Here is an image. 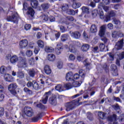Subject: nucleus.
I'll return each instance as SVG.
<instances>
[{
  "label": "nucleus",
  "mask_w": 124,
  "mask_h": 124,
  "mask_svg": "<svg viewBox=\"0 0 124 124\" xmlns=\"http://www.w3.org/2000/svg\"><path fill=\"white\" fill-rule=\"evenodd\" d=\"M28 74L31 77L33 78V77H34V76L35 75V71H34V69H31L29 70Z\"/></svg>",
  "instance_id": "obj_38"
},
{
  "label": "nucleus",
  "mask_w": 124,
  "mask_h": 124,
  "mask_svg": "<svg viewBox=\"0 0 124 124\" xmlns=\"http://www.w3.org/2000/svg\"><path fill=\"white\" fill-rule=\"evenodd\" d=\"M55 90L56 91H58V92H62L63 91V89L62 88V85L61 84H59L55 87Z\"/></svg>",
  "instance_id": "obj_43"
},
{
  "label": "nucleus",
  "mask_w": 124,
  "mask_h": 124,
  "mask_svg": "<svg viewBox=\"0 0 124 124\" xmlns=\"http://www.w3.org/2000/svg\"><path fill=\"white\" fill-rule=\"evenodd\" d=\"M69 33H70L72 37H73V38H75L76 39H79V38L81 37V33L79 31H76L72 32L71 31H70Z\"/></svg>",
  "instance_id": "obj_17"
},
{
  "label": "nucleus",
  "mask_w": 124,
  "mask_h": 124,
  "mask_svg": "<svg viewBox=\"0 0 124 124\" xmlns=\"http://www.w3.org/2000/svg\"><path fill=\"white\" fill-rule=\"evenodd\" d=\"M57 67L61 69V68H62V62H58L57 63Z\"/></svg>",
  "instance_id": "obj_64"
},
{
  "label": "nucleus",
  "mask_w": 124,
  "mask_h": 124,
  "mask_svg": "<svg viewBox=\"0 0 124 124\" xmlns=\"http://www.w3.org/2000/svg\"><path fill=\"white\" fill-rule=\"evenodd\" d=\"M56 59V56L53 54H50L47 55V60L49 62H54Z\"/></svg>",
  "instance_id": "obj_30"
},
{
  "label": "nucleus",
  "mask_w": 124,
  "mask_h": 124,
  "mask_svg": "<svg viewBox=\"0 0 124 124\" xmlns=\"http://www.w3.org/2000/svg\"><path fill=\"white\" fill-rule=\"evenodd\" d=\"M37 44L39 48L43 49L44 48V42L41 40H39L37 42Z\"/></svg>",
  "instance_id": "obj_33"
},
{
  "label": "nucleus",
  "mask_w": 124,
  "mask_h": 124,
  "mask_svg": "<svg viewBox=\"0 0 124 124\" xmlns=\"http://www.w3.org/2000/svg\"><path fill=\"white\" fill-rule=\"evenodd\" d=\"M19 67H27L28 63H27V59L26 58H21V59L18 62Z\"/></svg>",
  "instance_id": "obj_12"
},
{
  "label": "nucleus",
  "mask_w": 124,
  "mask_h": 124,
  "mask_svg": "<svg viewBox=\"0 0 124 124\" xmlns=\"http://www.w3.org/2000/svg\"><path fill=\"white\" fill-rule=\"evenodd\" d=\"M101 7H102L104 10H105V11H106V12H107V11L109 10V7L107 6H103L102 5H99L98 8H101Z\"/></svg>",
  "instance_id": "obj_51"
},
{
  "label": "nucleus",
  "mask_w": 124,
  "mask_h": 124,
  "mask_svg": "<svg viewBox=\"0 0 124 124\" xmlns=\"http://www.w3.org/2000/svg\"><path fill=\"white\" fill-rule=\"evenodd\" d=\"M113 22L115 25H121V21L117 18H113Z\"/></svg>",
  "instance_id": "obj_48"
},
{
  "label": "nucleus",
  "mask_w": 124,
  "mask_h": 124,
  "mask_svg": "<svg viewBox=\"0 0 124 124\" xmlns=\"http://www.w3.org/2000/svg\"><path fill=\"white\" fill-rule=\"evenodd\" d=\"M106 31V26L103 25L100 27V30L99 31L98 35L100 37H103L105 35V32Z\"/></svg>",
  "instance_id": "obj_14"
},
{
  "label": "nucleus",
  "mask_w": 124,
  "mask_h": 124,
  "mask_svg": "<svg viewBox=\"0 0 124 124\" xmlns=\"http://www.w3.org/2000/svg\"><path fill=\"white\" fill-rule=\"evenodd\" d=\"M24 112L27 117L33 116V110L31 107H25L24 108Z\"/></svg>",
  "instance_id": "obj_7"
},
{
  "label": "nucleus",
  "mask_w": 124,
  "mask_h": 124,
  "mask_svg": "<svg viewBox=\"0 0 124 124\" xmlns=\"http://www.w3.org/2000/svg\"><path fill=\"white\" fill-rule=\"evenodd\" d=\"M103 68L106 72H109V67L106 63L104 64Z\"/></svg>",
  "instance_id": "obj_56"
},
{
  "label": "nucleus",
  "mask_w": 124,
  "mask_h": 124,
  "mask_svg": "<svg viewBox=\"0 0 124 124\" xmlns=\"http://www.w3.org/2000/svg\"><path fill=\"white\" fill-rule=\"evenodd\" d=\"M81 6V3L79 2L74 1L72 4V7L74 9H77V8H79Z\"/></svg>",
  "instance_id": "obj_32"
},
{
  "label": "nucleus",
  "mask_w": 124,
  "mask_h": 124,
  "mask_svg": "<svg viewBox=\"0 0 124 124\" xmlns=\"http://www.w3.org/2000/svg\"><path fill=\"white\" fill-rule=\"evenodd\" d=\"M90 31L92 33L97 32V27L95 24H93L90 27Z\"/></svg>",
  "instance_id": "obj_22"
},
{
  "label": "nucleus",
  "mask_w": 124,
  "mask_h": 124,
  "mask_svg": "<svg viewBox=\"0 0 124 124\" xmlns=\"http://www.w3.org/2000/svg\"><path fill=\"white\" fill-rule=\"evenodd\" d=\"M23 10H27V9H28V11L27 12V14L28 15H30L31 17H33L34 15V10H33V9H32V8L31 7L28 8V5L26 2H24L23 4Z\"/></svg>",
  "instance_id": "obj_3"
},
{
  "label": "nucleus",
  "mask_w": 124,
  "mask_h": 124,
  "mask_svg": "<svg viewBox=\"0 0 124 124\" xmlns=\"http://www.w3.org/2000/svg\"><path fill=\"white\" fill-rule=\"evenodd\" d=\"M28 44H29V42L27 39L22 40L19 42V46L20 48H25V47H27Z\"/></svg>",
  "instance_id": "obj_18"
},
{
  "label": "nucleus",
  "mask_w": 124,
  "mask_h": 124,
  "mask_svg": "<svg viewBox=\"0 0 124 124\" xmlns=\"http://www.w3.org/2000/svg\"><path fill=\"white\" fill-rule=\"evenodd\" d=\"M66 80L67 81H72L73 80V73L69 72L66 75Z\"/></svg>",
  "instance_id": "obj_20"
},
{
  "label": "nucleus",
  "mask_w": 124,
  "mask_h": 124,
  "mask_svg": "<svg viewBox=\"0 0 124 124\" xmlns=\"http://www.w3.org/2000/svg\"><path fill=\"white\" fill-rule=\"evenodd\" d=\"M31 4L33 8H37L39 4L38 1L37 0H32Z\"/></svg>",
  "instance_id": "obj_24"
},
{
  "label": "nucleus",
  "mask_w": 124,
  "mask_h": 124,
  "mask_svg": "<svg viewBox=\"0 0 124 124\" xmlns=\"http://www.w3.org/2000/svg\"><path fill=\"white\" fill-rule=\"evenodd\" d=\"M92 15H93V16H97V15H99L100 19H104L105 17L104 13L102 10H100L98 13L97 10H94L93 11Z\"/></svg>",
  "instance_id": "obj_9"
},
{
  "label": "nucleus",
  "mask_w": 124,
  "mask_h": 124,
  "mask_svg": "<svg viewBox=\"0 0 124 124\" xmlns=\"http://www.w3.org/2000/svg\"><path fill=\"white\" fill-rule=\"evenodd\" d=\"M7 71V68L5 66L3 65L0 67V73L1 74H4L5 75Z\"/></svg>",
  "instance_id": "obj_29"
},
{
  "label": "nucleus",
  "mask_w": 124,
  "mask_h": 124,
  "mask_svg": "<svg viewBox=\"0 0 124 124\" xmlns=\"http://www.w3.org/2000/svg\"><path fill=\"white\" fill-rule=\"evenodd\" d=\"M81 9L82 11V13L89 14L90 13V9H89L87 7L83 6L82 8H81Z\"/></svg>",
  "instance_id": "obj_34"
},
{
  "label": "nucleus",
  "mask_w": 124,
  "mask_h": 124,
  "mask_svg": "<svg viewBox=\"0 0 124 124\" xmlns=\"http://www.w3.org/2000/svg\"><path fill=\"white\" fill-rule=\"evenodd\" d=\"M48 102L51 105H53L54 106L57 105V96L54 95L49 97Z\"/></svg>",
  "instance_id": "obj_13"
},
{
  "label": "nucleus",
  "mask_w": 124,
  "mask_h": 124,
  "mask_svg": "<svg viewBox=\"0 0 124 124\" xmlns=\"http://www.w3.org/2000/svg\"><path fill=\"white\" fill-rule=\"evenodd\" d=\"M60 31L61 32H65L66 31V29L65 28V27L62 26V25H59V26Z\"/></svg>",
  "instance_id": "obj_47"
},
{
  "label": "nucleus",
  "mask_w": 124,
  "mask_h": 124,
  "mask_svg": "<svg viewBox=\"0 0 124 124\" xmlns=\"http://www.w3.org/2000/svg\"><path fill=\"white\" fill-rule=\"evenodd\" d=\"M4 79L7 82H13V77L9 74H6L4 76Z\"/></svg>",
  "instance_id": "obj_19"
},
{
  "label": "nucleus",
  "mask_w": 124,
  "mask_h": 124,
  "mask_svg": "<svg viewBox=\"0 0 124 124\" xmlns=\"http://www.w3.org/2000/svg\"><path fill=\"white\" fill-rule=\"evenodd\" d=\"M69 6L67 4H63L62 6V11H67L68 10Z\"/></svg>",
  "instance_id": "obj_45"
},
{
  "label": "nucleus",
  "mask_w": 124,
  "mask_h": 124,
  "mask_svg": "<svg viewBox=\"0 0 124 124\" xmlns=\"http://www.w3.org/2000/svg\"><path fill=\"white\" fill-rule=\"evenodd\" d=\"M66 19L68 20V21H70V22H72L74 21V17L73 16H69L66 17Z\"/></svg>",
  "instance_id": "obj_63"
},
{
  "label": "nucleus",
  "mask_w": 124,
  "mask_h": 124,
  "mask_svg": "<svg viewBox=\"0 0 124 124\" xmlns=\"http://www.w3.org/2000/svg\"><path fill=\"white\" fill-rule=\"evenodd\" d=\"M41 20L44 21V22H47L49 20V16L46 15H42L41 17Z\"/></svg>",
  "instance_id": "obj_40"
},
{
  "label": "nucleus",
  "mask_w": 124,
  "mask_h": 124,
  "mask_svg": "<svg viewBox=\"0 0 124 124\" xmlns=\"http://www.w3.org/2000/svg\"><path fill=\"white\" fill-rule=\"evenodd\" d=\"M81 99H82V97H79L78 100H74L70 102L66 103L65 105L66 111H69L73 110L76 106L79 105V102Z\"/></svg>",
  "instance_id": "obj_1"
},
{
  "label": "nucleus",
  "mask_w": 124,
  "mask_h": 124,
  "mask_svg": "<svg viewBox=\"0 0 124 124\" xmlns=\"http://www.w3.org/2000/svg\"><path fill=\"white\" fill-rule=\"evenodd\" d=\"M82 94H83V90L80 91L79 93L74 95L72 97L73 98H76V97H78V96H80V95H82Z\"/></svg>",
  "instance_id": "obj_59"
},
{
  "label": "nucleus",
  "mask_w": 124,
  "mask_h": 124,
  "mask_svg": "<svg viewBox=\"0 0 124 124\" xmlns=\"http://www.w3.org/2000/svg\"><path fill=\"white\" fill-rule=\"evenodd\" d=\"M40 119H41V113L38 114L36 117H34L32 118V121L34 123L38 122Z\"/></svg>",
  "instance_id": "obj_36"
},
{
  "label": "nucleus",
  "mask_w": 124,
  "mask_h": 124,
  "mask_svg": "<svg viewBox=\"0 0 124 124\" xmlns=\"http://www.w3.org/2000/svg\"><path fill=\"white\" fill-rule=\"evenodd\" d=\"M26 56L27 57H31L32 56V51L31 50H27L26 51Z\"/></svg>",
  "instance_id": "obj_60"
},
{
  "label": "nucleus",
  "mask_w": 124,
  "mask_h": 124,
  "mask_svg": "<svg viewBox=\"0 0 124 124\" xmlns=\"http://www.w3.org/2000/svg\"><path fill=\"white\" fill-rule=\"evenodd\" d=\"M68 37H69V35L68 34H63L61 35V41L62 42H64L68 39Z\"/></svg>",
  "instance_id": "obj_27"
},
{
  "label": "nucleus",
  "mask_w": 124,
  "mask_h": 124,
  "mask_svg": "<svg viewBox=\"0 0 124 124\" xmlns=\"http://www.w3.org/2000/svg\"><path fill=\"white\" fill-rule=\"evenodd\" d=\"M64 87L65 89H66V90H70V89L72 88V85H71L70 83H66L64 85Z\"/></svg>",
  "instance_id": "obj_49"
},
{
  "label": "nucleus",
  "mask_w": 124,
  "mask_h": 124,
  "mask_svg": "<svg viewBox=\"0 0 124 124\" xmlns=\"http://www.w3.org/2000/svg\"><path fill=\"white\" fill-rule=\"evenodd\" d=\"M51 7V4L49 3H43L41 5V8L43 12H47Z\"/></svg>",
  "instance_id": "obj_11"
},
{
  "label": "nucleus",
  "mask_w": 124,
  "mask_h": 124,
  "mask_svg": "<svg viewBox=\"0 0 124 124\" xmlns=\"http://www.w3.org/2000/svg\"><path fill=\"white\" fill-rule=\"evenodd\" d=\"M111 107L116 111H117V113H120V110H121V108H120V106L118 104H116L111 106Z\"/></svg>",
  "instance_id": "obj_35"
},
{
  "label": "nucleus",
  "mask_w": 124,
  "mask_h": 124,
  "mask_svg": "<svg viewBox=\"0 0 124 124\" xmlns=\"http://www.w3.org/2000/svg\"><path fill=\"white\" fill-rule=\"evenodd\" d=\"M52 94V92L51 91H48L45 93L42 99V102L43 104H46L47 101H48V98Z\"/></svg>",
  "instance_id": "obj_8"
},
{
  "label": "nucleus",
  "mask_w": 124,
  "mask_h": 124,
  "mask_svg": "<svg viewBox=\"0 0 124 124\" xmlns=\"http://www.w3.org/2000/svg\"><path fill=\"white\" fill-rule=\"evenodd\" d=\"M16 76L19 79H23L25 77V73L22 71H18L16 73Z\"/></svg>",
  "instance_id": "obj_28"
},
{
  "label": "nucleus",
  "mask_w": 124,
  "mask_h": 124,
  "mask_svg": "<svg viewBox=\"0 0 124 124\" xmlns=\"http://www.w3.org/2000/svg\"><path fill=\"white\" fill-rule=\"evenodd\" d=\"M23 91L24 93H26L29 94V95H32V94H33V92H32V90L29 89L27 87H25L23 89Z\"/></svg>",
  "instance_id": "obj_25"
},
{
  "label": "nucleus",
  "mask_w": 124,
  "mask_h": 124,
  "mask_svg": "<svg viewBox=\"0 0 124 124\" xmlns=\"http://www.w3.org/2000/svg\"><path fill=\"white\" fill-rule=\"evenodd\" d=\"M54 48L51 46H46L45 47V51L46 53H52V52H54Z\"/></svg>",
  "instance_id": "obj_31"
},
{
  "label": "nucleus",
  "mask_w": 124,
  "mask_h": 124,
  "mask_svg": "<svg viewBox=\"0 0 124 124\" xmlns=\"http://www.w3.org/2000/svg\"><path fill=\"white\" fill-rule=\"evenodd\" d=\"M19 19V15L16 13L12 16L7 17V20L8 21L13 22L14 23H17Z\"/></svg>",
  "instance_id": "obj_5"
},
{
  "label": "nucleus",
  "mask_w": 124,
  "mask_h": 124,
  "mask_svg": "<svg viewBox=\"0 0 124 124\" xmlns=\"http://www.w3.org/2000/svg\"><path fill=\"white\" fill-rule=\"evenodd\" d=\"M36 107L40 109H44L45 108V106L42 105V104L40 103L36 105Z\"/></svg>",
  "instance_id": "obj_61"
},
{
  "label": "nucleus",
  "mask_w": 124,
  "mask_h": 124,
  "mask_svg": "<svg viewBox=\"0 0 124 124\" xmlns=\"http://www.w3.org/2000/svg\"><path fill=\"white\" fill-rule=\"evenodd\" d=\"M101 81L102 83H105V84H108L109 81V79H108V78H106L105 77H103L101 78Z\"/></svg>",
  "instance_id": "obj_46"
},
{
  "label": "nucleus",
  "mask_w": 124,
  "mask_h": 124,
  "mask_svg": "<svg viewBox=\"0 0 124 124\" xmlns=\"http://www.w3.org/2000/svg\"><path fill=\"white\" fill-rule=\"evenodd\" d=\"M62 50V47H58V48L56 49V53L57 54V55H60Z\"/></svg>",
  "instance_id": "obj_55"
},
{
  "label": "nucleus",
  "mask_w": 124,
  "mask_h": 124,
  "mask_svg": "<svg viewBox=\"0 0 124 124\" xmlns=\"http://www.w3.org/2000/svg\"><path fill=\"white\" fill-rule=\"evenodd\" d=\"M28 88H31L32 87L34 90H38L39 89V85L36 81L32 80V81H28L27 84Z\"/></svg>",
  "instance_id": "obj_6"
},
{
  "label": "nucleus",
  "mask_w": 124,
  "mask_h": 124,
  "mask_svg": "<svg viewBox=\"0 0 124 124\" xmlns=\"http://www.w3.org/2000/svg\"><path fill=\"white\" fill-rule=\"evenodd\" d=\"M85 78V74L83 73L82 76H81V80L79 81H74L72 84V86L74 87V88H77V87H80L82 83H83V81H84V79Z\"/></svg>",
  "instance_id": "obj_10"
},
{
  "label": "nucleus",
  "mask_w": 124,
  "mask_h": 124,
  "mask_svg": "<svg viewBox=\"0 0 124 124\" xmlns=\"http://www.w3.org/2000/svg\"><path fill=\"white\" fill-rule=\"evenodd\" d=\"M99 48L101 52L104 51V49H105V45H104L103 43L100 44L99 45Z\"/></svg>",
  "instance_id": "obj_54"
},
{
  "label": "nucleus",
  "mask_w": 124,
  "mask_h": 124,
  "mask_svg": "<svg viewBox=\"0 0 124 124\" xmlns=\"http://www.w3.org/2000/svg\"><path fill=\"white\" fill-rule=\"evenodd\" d=\"M119 122L122 123V122H124V113L120 115L118 118Z\"/></svg>",
  "instance_id": "obj_52"
},
{
  "label": "nucleus",
  "mask_w": 124,
  "mask_h": 124,
  "mask_svg": "<svg viewBox=\"0 0 124 124\" xmlns=\"http://www.w3.org/2000/svg\"><path fill=\"white\" fill-rule=\"evenodd\" d=\"M112 37L113 38H117V37H118V32L117 31H114L112 33Z\"/></svg>",
  "instance_id": "obj_53"
},
{
  "label": "nucleus",
  "mask_w": 124,
  "mask_h": 124,
  "mask_svg": "<svg viewBox=\"0 0 124 124\" xmlns=\"http://www.w3.org/2000/svg\"><path fill=\"white\" fill-rule=\"evenodd\" d=\"M102 4L104 5H107V4H109L110 3V0H102Z\"/></svg>",
  "instance_id": "obj_62"
},
{
  "label": "nucleus",
  "mask_w": 124,
  "mask_h": 124,
  "mask_svg": "<svg viewBox=\"0 0 124 124\" xmlns=\"http://www.w3.org/2000/svg\"><path fill=\"white\" fill-rule=\"evenodd\" d=\"M31 28V24H26L24 26V29L26 31H29Z\"/></svg>",
  "instance_id": "obj_57"
},
{
  "label": "nucleus",
  "mask_w": 124,
  "mask_h": 124,
  "mask_svg": "<svg viewBox=\"0 0 124 124\" xmlns=\"http://www.w3.org/2000/svg\"><path fill=\"white\" fill-rule=\"evenodd\" d=\"M117 120V115L113 114L112 115L109 116L108 117V122H113Z\"/></svg>",
  "instance_id": "obj_26"
},
{
  "label": "nucleus",
  "mask_w": 124,
  "mask_h": 124,
  "mask_svg": "<svg viewBox=\"0 0 124 124\" xmlns=\"http://www.w3.org/2000/svg\"><path fill=\"white\" fill-rule=\"evenodd\" d=\"M95 93V88L94 87H89L87 90H85L83 94V98H88L89 95L93 96V94Z\"/></svg>",
  "instance_id": "obj_2"
},
{
  "label": "nucleus",
  "mask_w": 124,
  "mask_h": 124,
  "mask_svg": "<svg viewBox=\"0 0 124 124\" xmlns=\"http://www.w3.org/2000/svg\"><path fill=\"white\" fill-rule=\"evenodd\" d=\"M69 50L71 53H75L76 52V48H75L74 46H69Z\"/></svg>",
  "instance_id": "obj_58"
},
{
  "label": "nucleus",
  "mask_w": 124,
  "mask_h": 124,
  "mask_svg": "<svg viewBox=\"0 0 124 124\" xmlns=\"http://www.w3.org/2000/svg\"><path fill=\"white\" fill-rule=\"evenodd\" d=\"M17 61H18V58L16 55H13L10 58V61L11 63H16Z\"/></svg>",
  "instance_id": "obj_21"
},
{
  "label": "nucleus",
  "mask_w": 124,
  "mask_h": 124,
  "mask_svg": "<svg viewBox=\"0 0 124 124\" xmlns=\"http://www.w3.org/2000/svg\"><path fill=\"white\" fill-rule=\"evenodd\" d=\"M87 118L90 121H93V114L91 112H87Z\"/></svg>",
  "instance_id": "obj_42"
},
{
  "label": "nucleus",
  "mask_w": 124,
  "mask_h": 124,
  "mask_svg": "<svg viewBox=\"0 0 124 124\" xmlns=\"http://www.w3.org/2000/svg\"><path fill=\"white\" fill-rule=\"evenodd\" d=\"M89 49H90V46L88 44H84L81 47V50L83 51V52L88 51Z\"/></svg>",
  "instance_id": "obj_37"
},
{
  "label": "nucleus",
  "mask_w": 124,
  "mask_h": 124,
  "mask_svg": "<svg viewBox=\"0 0 124 124\" xmlns=\"http://www.w3.org/2000/svg\"><path fill=\"white\" fill-rule=\"evenodd\" d=\"M98 117H99V118H100V119L104 120V119H105V113H104L102 111H99L98 112Z\"/></svg>",
  "instance_id": "obj_39"
},
{
  "label": "nucleus",
  "mask_w": 124,
  "mask_h": 124,
  "mask_svg": "<svg viewBox=\"0 0 124 124\" xmlns=\"http://www.w3.org/2000/svg\"><path fill=\"white\" fill-rule=\"evenodd\" d=\"M109 58L108 61H114V54L112 53H108Z\"/></svg>",
  "instance_id": "obj_50"
},
{
  "label": "nucleus",
  "mask_w": 124,
  "mask_h": 124,
  "mask_svg": "<svg viewBox=\"0 0 124 124\" xmlns=\"http://www.w3.org/2000/svg\"><path fill=\"white\" fill-rule=\"evenodd\" d=\"M110 71L112 73L113 76L118 75V67L115 64H111L110 66Z\"/></svg>",
  "instance_id": "obj_16"
},
{
  "label": "nucleus",
  "mask_w": 124,
  "mask_h": 124,
  "mask_svg": "<svg viewBox=\"0 0 124 124\" xmlns=\"http://www.w3.org/2000/svg\"><path fill=\"white\" fill-rule=\"evenodd\" d=\"M66 13L67 14H68V15H75V14H76L75 13V11H74V10L72 9H68L66 12Z\"/></svg>",
  "instance_id": "obj_41"
},
{
  "label": "nucleus",
  "mask_w": 124,
  "mask_h": 124,
  "mask_svg": "<svg viewBox=\"0 0 124 124\" xmlns=\"http://www.w3.org/2000/svg\"><path fill=\"white\" fill-rule=\"evenodd\" d=\"M87 60H85V65L86 66L87 69H88V70H90V69L92 68V64H91V63L87 62Z\"/></svg>",
  "instance_id": "obj_44"
},
{
  "label": "nucleus",
  "mask_w": 124,
  "mask_h": 124,
  "mask_svg": "<svg viewBox=\"0 0 124 124\" xmlns=\"http://www.w3.org/2000/svg\"><path fill=\"white\" fill-rule=\"evenodd\" d=\"M124 47V39H122L120 41H118L115 44V48L117 50H121Z\"/></svg>",
  "instance_id": "obj_15"
},
{
  "label": "nucleus",
  "mask_w": 124,
  "mask_h": 124,
  "mask_svg": "<svg viewBox=\"0 0 124 124\" xmlns=\"http://www.w3.org/2000/svg\"><path fill=\"white\" fill-rule=\"evenodd\" d=\"M44 71L46 74L49 75V74H51V72L52 71L51 70V68L48 65H46L44 67Z\"/></svg>",
  "instance_id": "obj_23"
},
{
  "label": "nucleus",
  "mask_w": 124,
  "mask_h": 124,
  "mask_svg": "<svg viewBox=\"0 0 124 124\" xmlns=\"http://www.w3.org/2000/svg\"><path fill=\"white\" fill-rule=\"evenodd\" d=\"M17 84L15 83L10 84L8 86V90L13 95H16L17 92H16V89H17Z\"/></svg>",
  "instance_id": "obj_4"
}]
</instances>
